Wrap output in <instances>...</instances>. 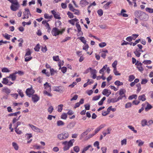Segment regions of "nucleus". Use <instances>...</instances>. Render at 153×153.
I'll return each mask as SVG.
<instances>
[{
	"label": "nucleus",
	"mask_w": 153,
	"mask_h": 153,
	"mask_svg": "<svg viewBox=\"0 0 153 153\" xmlns=\"http://www.w3.org/2000/svg\"><path fill=\"white\" fill-rule=\"evenodd\" d=\"M65 31V29H63L61 30H59L57 28H53L52 31L51 33L53 36H56L60 34H62Z\"/></svg>",
	"instance_id": "f257e3e1"
},
{
	"label": "nucleus",
	"mask_w": 153,
	"mask_h": 153,
	"mask_svg": "<svg viewBox=\"0 0 153 153\" xmlns=\"http://www.w3.org/2000/svg\"><path fill=\"white\" fill-rule=\"evenodd\" d=\"M11 4L10 7L11 10L13 11H16L19 9L20 5L17 0Z\"/></svg>",
	"instance_id": "f03ea898"
},
{
	"label": "nucleus",
	"mask_w": 153,
	"mask_h": 153,
	"mask_svg": "<svg viewBox=\"0 0 153 153\" xmlns=\"http://www.w3.org/2000/svg\"><path fill=\"white\" fill-rule=\"evenodd\" d=\"M28 126L35 132L41 133H43L44 132V131L42 129H40L32 124H28Z\"/></svg>",
	"instance_id": "7ed1b4c3"
},
{
	"label": "nucleus",
	"mask_w": 153,
	"mask_h": 153,
	"mask_svg": "<svg viewBox=\"0 0 153 153\" xmlns=\"http://www.w3.org/2000/svg\"><path fill=\"white\" fill-rule=\"evenodd\" d=\"M126 90L124 89L121 88L119 91V94L120 95L118 97V99L121 100L123 97L126 98L125 93Z\"/></svg>",
	"instance_id": "20e7f679"
},
{
	"label": "nucleus",
	"mask_w": 153,
	"mask_h": 153,
	"mask_svg": "<svg viewBox=\"0 0 153 153\" xmlns=\"http://www.w3.org/2000/svg\"><path fill=\"white\" fill-rule=\"evenodd\" d=\"M35 93V91L32 88V87L30 88L27 89L26 91V93L27 95L29 97H30L31 95Z\"/></svg>",
	"instance_id": "39448f33"
},
{
	"label": "nucleus",
	"mask_w": 153,
	"mask_h": 153,
	"mask_svg": "<svg viewBox=\"0 0 153 153\" xmlns=\"http://www.w3.org/2000/svg\"><path fill=\"white\" fill-rule=\"evenodd\" d=\"M57 137L60 140H65L67 138V134L66 133H62L59 134L57 135Z\"/></svg>",
	"instance_id": "423d86ee"
},
{
	"label": "nucleus",
	"mask_w": 153,
	"mask_h": 153,
	"mask_svg": "<svg viewBox=\"0 0 153 153\" xmlns=\"http://www.w3.org/2000/svg\"><path fill=\"white\" fill-rule=\"evenodd\" d=\"M76 27L78 33V36H80L83 35V33L81 31V28L79 22H77L76 24Z\"/></svg>",
	"instance_id": "0eeeda50"
},
{
	"label": "nucleus",
	"mask_w": 153,
	"mask_h": 153,
	"mask_svg": "<svg viewBox=\"0 0 153 153\" xmlns=\"http://www.w3.org/2000/svg\"><path fill=\"white\" fill-rule=\"evenodd\" d=\"M102 93L103 95L108 97L111 94V91L110 90L105 89L103 90Z\"/></svg>",
	"instance_id": "6e6552de"
},
{
	"label": "nucleus",
	"mask_w": 153,
	"mask_h": 153,
	"mask_svg": "<svg viewBox=\"0 0 153 153\" xmlns=\"http://www.w3.org/2000/svg\"><path fill=\"white\" fill-rule=\"evenodd\" d=\"M51 13L53 15L55 19H61L60 15L58 12H56L54 10L51 11Z\"/></svg>",
	"instance_id": "1a4fd4ad"
},
{
	"label": "nucleus",
	"mask_w": 153,
	"mask_h": 153,
	"mask_svg": "<svg viewBox=\"0 0 153 153\" xmlns=\"http://www.w3.org/2000/svg\"><path fill=\"white\" fill-rule=\"evenodd\" d=\"M105 126V124H103L97 127L94 130V134H97L101 129L104 128Z\"/></svg>",
	"instance_id": "9d476101"
},
{
	"label": "nucleus",
	"mask_w": 153,
	"mask_h": 153,
	"mask_svg": "<svg viewBox=\"0 0 153 153\" xmlns=\"http://www.w3.org/2000/svg\"><path fill=\"white\" fill-rule=\"evenodd\" d=\"M91 70V74L93 75L92 77L93 79H95L96 77V73H97V71L95 69H92L91 68H88L87 70Z\"/></svg>",
	"instance_id": "9b49d317"
},
{
	"label": "nucleus",
	"mask_w": 153,
	"mask_h": 153,
	"mask_svg": "<svg viewBox=\"0 0 153 153\" xmlns=\"http://www.w3.org/2000/svg\"><path fill=\"white\" fill-rule=\"evenodd\" d=\"M32 101L34 102H37L39 100V97L36 94L32 95Z\"/></svg>",
	"instance_id": "f8f14e48"
},
{
	"label": "nucleus",
	"mask_w": 153,
	"mask_h": 153,
	"mask_svg": "<svg viewBox=\"0 0 153 153\" xmlns=\"http://www.w3.org/2000/svg\"><path fill=\"white\" fill-rule=\"evenodd\" d=\"M149 18V16L145 13H143L140 17V19L144 21L147 20Z\"/></svg>",
	"instance_id": "ddd939ff"
},
{
	"label": "nucleus",
	"mask_w": 153,
	"mask_h": 153,
	"mask_svg": "<svg viewBox=\"0 0 153 153\" xmlns=\"http://www.w3.org/2000/svg\"><path fill=\"white\" fill-rule=\"evenodd\" d=\"M44 85L45 90L48 91H51V86L47 82H46L44 84Z\"/></svg>",
	"instance_id": "4468645a"
},
{
	"label": "nucleus",
	"mask_w": 153,
	"mask_h": 153,
	"mask_svg": "<svg viewBox=\"0 0 153 153\" xmlns=\"http://www.w3.org/2000/svg\"><path fill=\"white\" fill-rule=\"evenodd\" d=\"M75 140L74 139H72L68 142V149L70 147H72L73 145V143L74 142Z\"/></svg>",
	"instance_id": "2eb2a0df"
},
{
	"label": "nucleus",
	"mask_w": 153,
	"mask_h": 153,
	"mask_svg": "<svg viewBox=\"0 0 153 153\" xmlns=\"http://www.w3.org/2000/svg\"><path fill=\"white\" fill-rule=\"evenodd\" d=\"M126 11L125 10L123 9L121 10L120 13H119L118 15L119 16H122L124 17H128V15L126 13H126Z\"/></svg>",
	"instance_id": "dca6fc26"
},
{
	"label": "nucleus",
	"mask_w": 153,
	"mask_h": 153,
	"mask_svg": "<svg viewBox=\"0 0 153 153\" xmlns=\"http://www.w3.org/2000/svg\"><path fill=\"white\" fill-rule=\"evenodd\" d=\"M62 87L61 86H54L53 88V90L54 91L59 92L62 91Z\"/></svg>",
	"instance_id": "f3484780"
},
{
	"label": "nucleus",
	"mask_w": 153,
	"mask_h": 153,
	"mask_svg": "<svg viewBox=\"0 0 153 153\" xmlns=\"http://www.w3.org/2000/svg\"><path fill=\"white\" fill-rule=\"evenodd\" d=\"M79 4L82 7H84L87 5L88 4V2L86 0H81Z\"/></svg>",
	"instance_id": "a211bd4d"
},
{
	"label": "nucleus",
	"mask_w": 153,
	"mask_h": 153,
	"mask_svg": "<svg viewBox=\"0 0 153 153\" xmlns=\"http://www.w3.org/2000/svg\"><path fill=\"white\" fill-rule=\"evenodd\" d=\"M2 91L5 93L7 94H9L11 92V91L10 89L7 88H4L2 89Z\"/></svg>",
	"instance_id": "6ab92c4d"
},
{
	"label": "nucleus",
	"mask_w": 153,
	"mask_h": 153,
	"mask_svg": "<svg viewBox=\"0 0 153 153\" xmlns=\"http://www.w3.org/2000/svg\"><path fill=\"white\" fill-rule=\"evenodd\" d=\"M101 52L102 53L101 54V56L104 59L105 58L106 56V53H108V52L107 50H103Z\"/></svg>",
	"instance_id": "aec40b11"
},
{
	"label": "nucleus",
	"mask_w": 153,
	"mask_h": 153,
	"mask_svg": "<svg viewBox=\"0 0 153 153\" xmlns=\"http://www.w3.org/2000/svg\"><path fill=\"white\" fill-rule=\"evenodd\" d=\"M139 100L142 101H145L146 100V97L145 94H143L139 96L138 97Z\"/></svg>",
	"instance_id": "412c9836"
},
{
	"label": "nucleus",
	"mask_w": 153,
	"mask_h": 153,
	"mask_svg": "<svg viewBox=\"0 0 153 153\" xmlns=\"http://www.w3.org/2000/svg\"><path fill=\"white\" fill-rule=\"evenodd\" d=\"M92 146L91 145H89L88 146L85 147L81 151V152L80 153H85V152L87 151Z\"/></svg>",
	"instance_id": "4be33fe9"
},
{
	"label": "nucleus",
	"mask_w": 153,
	"mask_h": 153,
	"mask_svg": "<svg viewBox=\"0 0 153 153\" xmlns=\"http://www.w3.org/2000/svg\"><path fill=\"white\" fill-rule=\"evenodd\" d=\"M141 124L142 127L147 126V121L146 119H143L141 121Z\"/></svg>",
	"instance_id": "5701e85b"
},
{
	"label": "nucleus",
	"mask_w": 153,
	"mask_h": 153,
	"mask_svg": "<svg viewBox=\"0 0 153 153\" xmlns=\"http://www.w3.org/2000/svg\"><path fill=\"white\" fill-rule=\"evenodd\" d=\"M136 143L138 144V146H143L144 143V142L142 141L140 139H139L136 141Z\"/></svg>",
	"instance_id": "b1692460"
},
{
	"label": "nucleus",
	"mask_w": 153,
	"mask_h": 153,
	"mask_svg": "<svg viewBox=\"0 0 153 153\" xmlns=\"http://www.w3.org/2000/svg\"><path fill=\"white\" fill-rule=\"evenodd\" d=\"M25 11L23 13L24 15H25V16L28 17V18H29V14H30V12L28 9L25 8Z\"/></svg>",
	"instance_id": "393cba45"
},
{
	"label": "nucleus",
	"mask_w": 153,
	"mask_h": 153,
	"mask_svg": "<svg viewBox=\"0 0 153 153\" xmlns=\"http://www.w3.org/2000/svg\"><path fill=\"white\" fill-rule=\"evenodd\" d=\"M7 78H11L12 80L14 81L16 79V76L13 74H10L9 76L7 77Z\"/></svg>",
	"instance_id": "a878e982"
},
{
	"label": "nucleus",
	"mask_w": 153,
	"mask_h": 153,
	"mask_svg": "<svg viewBox=\"0 0 153 153\" xmlns=\"http://www.w3.org/2000/svg\"><path fill=\"white\" fill-rule=\"evenodd\" d=\"M78 39H79L81 41V42H82L84 44H85L86 43L87 41L84 37H79L78 38Z\"/></svg>",
	"instance_id": "bb28decb"
},
{
	"label": "nucleus",
	"mask_w": 153,
	"mask_h": 153,
	"mask_svg": "<svg viewBox=\"0 0 153 153\" xmlns=\"http://www.w3.org/2000/svg\"><path fill=\"white\" fill-rule=\"evenodd\" d=\"M120 99H118V97L117 98V99L116 98H112L111 100H110L109 101H108L109 102H112L114 103L118 101Z\"/></svg>",
	"instance_id": "cd10ccee"
},
{
	"label": "nucleus",
	"mask_w": 153,
	"mask_h": 153,
	"mask_svg": "<svg viewBox=\"0 0 153 153\" xmlns=\"http://www.w3.org/2000/svg\"><path fill=\"white\" fill-rule=\"evenodd\" d=\"M111 129L109 128H108L107 129V132L103 131L102 133L104 137H105L107 134H109L111 133Z\"/></svg>",
	"instance_id": "c85d7f7f"
},
{
	"label": "nucleus",
	"mask_w": 153,
	"mask_h": 153,
	"mask_svg": "<svg viewBox=\"0 0 153 153\" xmlns=\"http://www.w3.org/2000/svg\"><path fill=\"white\" fill-rule=\"evenodd\" d=\"M12 146L16 150H17L19 149V147L18 144L15 142L12 143Z\"/></svg>",
	"instance_id": "c756f323"
},
{
	"label": "nucleus",
	"mask_w": 153,
	"mask_h": 153,
	"mask_svg": "<svg viewBox=\"0 0 153 153\" xmlns=\"http://www.w3.org/2000/svg\"><path fill=\"white\" fill-rule=\"evenodd\" d=\"M128 127L134 133H137V131L135 129L134 127L132 126H128Z\"/></svg>",
	"instance_id": "7c9ffc66"
},
{
	"label": "nucleus",
	"mask_w": 153,
	"mask_h": 153,
	"mask_svg": "<svg viewBox=\"0 0 153 153\" xmlns=\"http://www.w3.org/2000/svg\"><path fill=\"white\" fill-rule=\"evenodd\" d=\"M107 67V65H106L104 66L103 68L99 71V73L100 74L103 73L104 71L106 69Z\"/></svg>",
	"instance_id": "2f4dec72"
},
{
	"label": "nucleus",
	"mask_w": 153,
	"mask_h": 153,
	"mask_svg": "<svg viewBox=\"0 0 153 153\" xmlns=\"http://www.w3.org/2000/svg\"><path fill=\"white\" fill-rule=\"evenodd\" d=\"M64 124V123L61 120H59L57 121V125L58 126H63Z\"/></svg>",
	"instance_id": "473e14b6"
},
{
	"label": "nucleus",
	"mask_w": 153,
	"mask_h": 153,
	"mask_svg": "<svg viewBox=\"0 0 153 153\" xmlns=\"http://www.w3.org/2000/svg\"><path fill=\"white\" fill-rule=\"evenodd\" d=\"M78 19H74L69 20V22L70 24L73 25H74L75 22L78 21Z\"/></svg>",
	"instance_id": "72a5a7b5"
},
{
	"label": "nucleus",
	"mask_w": 153,
	"mask_h": 153,
	"mask_svg": "<svg viewBox=\"0 0 153 153\" xmlns=\"http://www.w3.org/2000/svg\"><path fill=\"white\" fill-rule=\"evenodd\" d=\"M73 149L74 151L76 153L79 152L80 151V148L78 146H74L73 148Z\"/></svg>",
	"instance_id": "f704fd0d"
},
{
	"label": "nucleus",
	"mask_w": 153,
	"mask_h": 153,
	"mask_svg": "<svg viewBox=\"0 0 153 153\" xmlns=\"http://www.w3.org/2000/svg\"><path fill=\"white\" fill-rule=\"evenodd\" d=\"M112 3V1H109L107 2L104 5V7L105 9H107L109 8V5Z\"/></svg>",
	"instance_id": "c9c22d12"
},
{
	"label": "nucleus",
	"mask_w": 153,
	"mask_h": 153,
	"mask_svg": "<svg viewBox=\"0 0 153 153\" xmlns=\"http://www.w3.org/2000/svg\"><path fill=\"white\" fill-rule=\"evenodd\" d=\"M44 17L46 19H51L53 18V16L52 15L49 16L47 13L44 14Z\"/></svg>",
	"instance_id": "e433bc0d"
},
{
	"label": "nucleus",
	"mask_w": 153,
	"mask_h": 153,
	"mask_svg": "<svg viewBox=\"0 0 153 153\" xmlns=\"http://www.w3.org/2000/svg\"><path fill=\"white\" fill-rule=\"evenodd\" d=\"M134 53L136 56L138 57L140 56L141 54V53L137 49H136V50L134 52Z\"/></svg>",
	"instance_id": "4c0bfd02"
},
{
	"label": "nucleus",
	"mask_w": 153,
	"mask_h": 153,
	"mask_svg": "<svg viewBox=\"0 0 153 153\" xmlns=\"http://www.w3.org/2000/svg\"><path fill=\"white\" fill-rule=\"evenodd\" d=\"M17 92H18V94L21 97H24V94L22 91L21 90L18 89L17 90Z\"/></svg>",
	"instance_id": "58836bf2"
},
{
	"label": "nucleus",
	"mask_w": 153,
	"mask_h": 153,
	"mask_svg": "<svg viewBox=\"0 0 153 153\" xmlns=\"http://www.w3.org/2000/svg\"><path fill=\"white\" fill-rule=\"evenodd\" d=\"M152 61L150 60H144L143 62V63L146 65L150 64L152 63Z\"/></svg>",
	"instance_id": "ea45409f"
},
{
	"label": "nucleus",
	"mask_w": 153,
	"mask_h": 153,
	"mask_svg": "<svg viewBox=\"0 0 153 153\" xmlns=\"http://www.w3.org/2000/svg\"><path fill=\"white\" fill-rule=\"evenodd\" d=\"M111 111L113 112L115 111H116V108H112V106H110L107 108V111L109 112Z\"/></svg>",
	"instance_id": "a19ab883"
},
{
	"label": "nucleus",
	"mask_w": 153,
	"mask_h": 153,
	"mask_svg": "<svg viewBox=\"0 0 153 153\" xmlns=\"http://www.w3.org/2000/svg\"><path fill=\"white\" fill-rule=\"evenodd\" d=\"M50 71L51 75H53L57 73L56 71L54 70L53 68H50Z\"/></svg>",
	"instance_id": "79ce46f5"
},
{
	"label": "nucleus",
	"mask_w": 153,
	"mask_h": 153,
	"mask_svg": "<svg viewBox=\"0 0 153 153\" xmlns=\"http://www.w3.org/2000/svg\"><path fill=\"white\" fill-rule=\"evenodd\" d=\"M63 105L62 104H60L58 105L57 107V111L59 112H61L62 109Z\"/></svg>",
	"instance_id": "37998d69"
},
{
	"label": "nucleus",
	"mask_w": 153,
	"mask_h": 153,
	"mask_svg": "<svg viewBox=\"0 0 153 153\" xmlns=\"http://www.w3.org/2000/svg\"><path fill=\"white\" fill-rule=\"evenodd\" d=\"M115 85L117 86L122 85H123V83L122 82H120L118 80H117L114 82Z\"/></svg>",
	"instance_id": "c03bdc74"
},
{
	"label": "nucleus",
	"mask_w": 153,
	"mask_h": 153,
	"mask_svg": "<svg viewBox=\"0 0 153 153\" xmlns=\"http://www.w3.org/2000/svg\"><path fill=\"white\" fill-rule=\"evenodd\" d=\"M146 11L150 13H153V9L149 7H146L145 9Z\"/></svg>",
	"instance_id": "a18cd8bd"
},
{
	"label": "nucleus",
	"mask_w": 153,
	"mask_h": 153,
	"mask_svg": "<svg viewBox=\"0 0 153 153\" xmlns=\"http://www.w3.org/2000/svg\"><path fill=\"white\" fill-rule=\"evenodd\" d=\"M1 71L3 72L9 73L10 72V71L6 68H2Z\"/></svg>",
	"instance_id": "49530a36"
},
{
	"label": "nucleus",
	"mask_w": 153,
	"mask_h": 153,
	"mask_svg": "<svg viewBox=\"0 0 153 153\" xmlns=\"http://www.w3.org/2000/svg\"><path fill=\"white\" fill-rule=\"evenodd\" d=\"M2 82L4 84L7 85L8 82V81L7 78H3Z\"/></svg>",
	"instance_id": "de8ad7c7"
},
{
	"label": "nucleus",
	"mask_w": 153,
	"mask_h": 153,
	"mask_svg": "<svg viewBox=\"0 0 153 153\" xmlns=\"http://www.w3.org/2000/svg\"><path fill=\"white\" fill-rule=\"evenodd\" d=\"M106 43L105 42H102L100 43L99 44V46L101 48H102L106 45Z\"/></svg>",
	"instance_id": "09e8293b"
},
{
	"label": "nucleus",
	"mask_w": 153,
	"mask_h": 153,
	"mask_svg": "<svg viewBox=\"0 0 153 153\" xmlns=\"http://www.w3.org/2000/svg\"><path fill=\"white\" fill-rule=\"evenodd\" d=\"M88 46L87 44L86 43L84 44L83 46V49L85 50V51H87L88 49Z\"/></svg>",
	"instance_id": "8fccbe9b"
},
{
	"label": "nucleus",
	"mask_w": 153,
	"mask_h": 153,
	"mask_svg": "<svg viewBox=\"0 0 153 153\" xmlns=\"http://www.w3.org/2000/svg\"><path fill=\"white\" fill-rule=\"evenodd\" d=\"M42 51L44 53L45 52L47 51V48L45 45H44L42 47Z\"/></svg>",
	"instance_id": "3c124183"
},
{
	"label": "nucleus",
	"mask_w": 153,
	"mask_h": 153,
	"mask_svg": "<svg viewBox=\"0 0 153 153\" xmlns=\"http://www.w3.org/2000/svg\"><path fill=\"white\" fill-rule=\"evenodd\" d=\"M27 52L25 54V56H30L31 54V52L29 48H28L27 50Z\"/></svg>",
	"instance_id": "603ef678"
},
{
	"label": "nucleus",
	"mask_w": 153,
	"mask_h": 153,
	"mask_svg": "<svg viewBox=\"0 0 153 153\" xmlns=\"http://www.w3.org/2000/svg\"><path fill=\"white\" fill-rule=\"evenodd\" d=\"M49 91L47 90H44L43 91V93L45 95H47V96L49 97H51L52 95L50 93L48 92Z\"/></svg>",
	"instance_id": "864d4df0"
},
{
	"label": "nucleus",
	"mask_w": 153,
	"mask_h": 153,
	"mask_svg": "<svg viewBox=\"0 0 153 153\" xmlns=\"http://www.w3.org/2000/svg\"><path fill=\"white\" fill-rule=\"evenodd\" d=\"M40 49V45L39 44H38L36 45L35 48H34V49L35 51H39Z\"/></svg>",
	"instance_id": "5fc2aeb1"
},
{
	"label": "nucleus",
	"mask_w": 153,
	"mask_h": 153,
	"mask_svg": "<svg viewBox=\"0 0 153 153\" xmlns=\"http://www.w3.org/2000/svg\"><path fill=\"white\" fill-rule=\"evenodd\" d=\"M117 61L116 60L114 61L112 64V66L114 68V69H116V66L117 65Z\"/></svg>",
	"instance_id": "6e6d98bb"
},
{
	"label": "nucleus",
	"mask_w": 153,
	"mask_h": 153,
	"mask_svg": "<svg viewBox=\"0 0 153 153\" xmlns=\"http://www.w3.org/2000/svg\"><path fill=\"white\" fill-rule=\"evenodd\" d=\"M146 104H147V106L145 108V109L147 111L151 109L152 108V106L148 102H146Z\"/></svg>",
	"instance_id": "4d7b16f0"
},
{
	"label": "nucleus",
	"mask_w": 153,
	"mask_h": 153,
	"mask_svg": "<svg viewBox=\"0 0 153 153\" xmlns=\"http://www.w3.org/2000/svg\"><path fill=\"white\" fill-rule=\"evenodd\" d=\"M135 78V76L133 75H131L129 76L128 81L130 82H132Z\"/></svg>",
	"instance_id": "13d9d810"
},
{
	"label": "nucleus",
	"mask_w": 153,
	"mask_h": 153,
	"mask_svg": "<svg viewBox=\"0 0 153 153\" xmlns=\"http://www.w3.org/2000/svg\"><path fill=\"white\" fill-rule=\"evenodd\" d=\"M31 24V21L30 20L28 22H22V25L24 26H25L26 25H30Z\"/></svg>",
	"instance_id": "bf43d9fd"
},
{
	"label": "nucleus",
	"mask_w": 153,
	"mask_h": 153,
	"mask_svg": "<svg viewBox=\"0 0 153 153\" xmlns=\"http://www.w3.org/2000/svg\"><path fill=\"white\" fill-rule=\"evenodd\" d=\"M15 131L18 134H21L22 133V131L20 130L17 128H16V127H15Z\"/></svg>",
	"instance_id": "052dcab7"
},
{
	"label": "nucleus",
	"mask_w": 153,
	"mask_h": 153,
	"mask_svg": "<svg viewBox=\"0 0 153 153\" xmlns=\"http://www.w3.org/2000/svg\"><path fill=\"white\" fill-rule=\"evenodd\" d=\"M127 144V140L126 139H124L121 141V145H126Z\"/></svg>",
	"instance_id": "680f3d73"
},
{
	"label": "nucleus",
	"mask_w": 153,
	"mask_h": 153,
	"mask_svg": "<svg viewBox=\"0 0 153 153\" xmlns=\"http://www.w3.org/2000/svg\"><path fill=\"white\" fill-rule=\"evenodd\" d=\"M53 60L55 61H59V59L58 56H53Z\"/></svg>",
	"instance_id": "e2e57ef3"
},
{
	"label": "nucleus",
	"mask_w": 153,
	"mask_h": 153,
	"mask_svg": "<svg viewBox=\"0 0 153 153\" xmlns=\"http://www.w3.org/2000/svg\"><path fill=\"white\" fill-rule=\"evenodd\" d=\"M113 72L114 74L116 76H120L121 75L120 73H119L117 71V68L114 69Z\"/></svg>",
	"instance_id": "0e129e2a"
},
{
	"label": "nucleus",
	"mask_w": 153,
	"mask_h": 153,
	"mask_svg": "<svg viewBox=\"0 0 153 153\" xmlns=\"http://www.w3.org/2000/svg\"><path fill=\"white\" fill-rule=\"evenodd\" d=\"M97 13H98L99 16H102L103 14V11L101 9L98 10L97 11Z\"/></svg>",
	"instance_id": "69168bd1"
},
{
	"label": "nucleus",
	"mask_w": 153,
	"mask_h": 153,
	"mask_svg": "<svg viewBox=\"0 0 153 153\" xmlns=\"http://www.w3.org/2000/svg\"><path fill=\"white\" fill-rule=\"evenodd\" d=\"M53 110V107L51 106L48 108V111L50 114H51Z\"/></svg>",
	"instance_id": "338daca9"
},
{
	"label": "nucleus",
	"mask_w": 153,
	"mask_h": 153,
	"mask_svg": "<svg viewBox=\"0 0 153 153\" xmlns=\"http://www.w3.org/2000/svg\"><path fill=\"white\" fill-rule=\"evenodd\" d=\"M67 117V114L65 113H63L61 117V119L65 120L66 119Z\"/></svg>",
	"instance_id": "774afa93"
}]
</instances>
